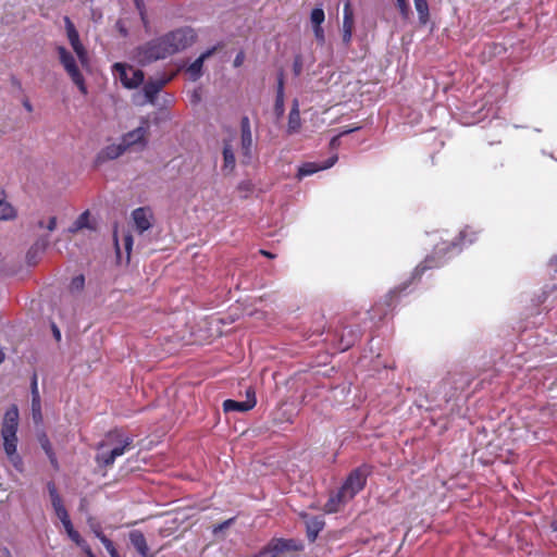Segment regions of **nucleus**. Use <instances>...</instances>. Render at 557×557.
Listing matches in <instances>:
<instances>
[{
  "mask_svg": "<svg viewBox=\"0 0 557 557\" xmlns=\"http://www.w3.org/2000/svg\"><path fill=\"white\" fill-rule=\"evenodd\" d=\"M194 41L195 33L191 28H177L138 46L133 59L140 65H147L185 50Z\"/></svg>",
  "mask_w": 557,
  "mask_h": 557,
  "instance_id": "1",
  "label": "nucleus"
},
{
  "mask_svg": "<svg viewBox=\"0 0 557 557\" xmlns=\"http://www.w3.org/2000/svg\"><path fill=\"white\" fill-rule=\"evenodd\" d=\"M132 437L124 435L115 430L109 432L104 438L97 445L96 461L101 467H109L115 459L131 449Z\"/></svg>",
  "mask_w": 557,
  "mask_h": 557,
  "instance_id": "2",
  "label": "nucleus"
},
{
  "mask_svg": "<svg viewBox=\"0 0 557 557\" xmlns=\"http://www.w3.org/2000/svg\"><path fill=\"white\" fill-rule=\"evenodd\" d=\"M301 548L302 545L296 540L273 539L255 557H290Z\"/></svg>",
  "mask_w": 557,
  "mask_h": 557,
  "instance_id": "3",
  "label": "nucleus"
},
{
  "mask_svg": "<svg viewBox=\"0 0 557 557\" xmlns=\"http://www.w3.org/2000/svg\"><path fill=\"white\" fill-rule=\"evenodd\" d=\"M57 51L59 54L60 63L62 64L63 69L67 73V75L71 77L72 82L78 87L79 91L83 95H86L87 87L85 84V79L78 69V65H77L74 54L62 46H59L57 48Z\"/></svg>",
  "mask_w": 557,
  "mask_h": 557,
  "instance_id": "4",
  "label": "nucleus"
},
{
  "mask_svg": "<svg viewBox=\"0 0 557 557\" xmlns=\"http://www.w3.org/2000/svg\"><path fill=\"white\" fill-rule=\"evenodd\" d=\"M150 125L147 120H143L140 125L121 137V140L127 151H141L147 147Z\"/></svg>",
  "mask_w": 557,
  "mask_h": 557,
  "instance_id": "5",
  "label": "nucleus"
},
{
  "mask_svg": "<svg viewBox=\"0 0 557 557\" xmlns=\"http://www.w3.org/2000/svg\"><path fill=\"white\" fill-rule=\"evenodd\" d=\"M112 72L114 77L127 89L137 88L143 84L145 78L141 70L120 62L113 64Z\"/></svg>",
  "mask_w": 557,
  "mask_h": 557,
  "instance_id": "6",
  "label": "nucleus"
},
{
  "mask_svg": "<svg viewBox=\"0 0 557 557\" xmlns=\"http://www.w3.org/2000/svg\"><path fill=\"white\" fill-rule=\"evenodd\" d=\"M367 474L368 472L366 468H358L354 470L339 488L342 496L349 500L352 499L355 495L363 488Z\"/></svg>",
  "mask_w": 557,
  "mask_h": 557,
  "instance_id": "7",
  "label": "nucleus"
},
{
  "mask_svg": "<svg viewBox=\"0 0 557 557\" xmlns=\"http://www.w3.org/2000/svg\"><path fill=\"white\" fill-rule=\"evenodd\" d=\"M132 220L134 222L135 230L143 234L152 226L153 213L150 208L140 207L132 212Z\"/></svg>",
  "mask_w": 557,
  "mask_h": 557,
  "instance_id": "8",
  "label": "nucleus"
},
{
  "mask_svg": "<svg viewBox=\"0 0 557 557\" xmlns=\"http://www.w3.org/2000/svg\"><path fill=\"white\" fill-rule=\"evenodd\" d=\"M18 426V410L16 406H12L7 410L2 423L1 436H16Z\"/></svg>",
  "mask_w": 557,
  "mask_h": 557,
  "instance_id": "9",
  "label": "nucleus"
},
{
  "mask_svg": "<svg viewBox=\"0 0 557 557\" xmlns=\"http://www.w3.org/2000/svg\"><path fill=\"white\" fill-rule=\"evenodd\" d=\"M2 438L4 451L9 460L16 470L22 471L23 462L21 456L17 454V436H2Z\"/></svg>",
  "mask_w": 557,
  "mask_h": 557,
  "instance_id": "10",
  "label": "nucleus"
},
{
  "mask_svg": "<svg viewBox=\"0 0 557 557\" xmlns=\"http://www.w3.org/2000/svg\"><path fill=\"white\" fill-rule=\"evenodd\" d=\"M336 161H337V156H333L323 164H320L317 162L304 163L298 169L297 177L299 180H301L302 177L312 175V174L317 173L318 171L330 169L331 166H333L336 163Z\"/></svg>",
  "mask_w": 557,
  "mask_h": 557,
  "instance_id": "11",
  "label": "nucleus"
},
{
  "mask_svg": "<svg viewBox=\"0 0 557 557\" xmlns=\"http://www.w3.org/2000/svg\"><path fill=\"white\" fill-rule=\"evenodd\" d=\"M127 150L125 149L122 140L119 144H111L104 147L97 156L98 162H103L106 160H114L122 156Z\"/></svg>",
  "mask_w": 557,
  "mask_h": 557,
  "instance_id": "12",
  "label": "nucleus"
},
{
  "mask_svg": "<svg viewBox=\"0 0 557 557\" xmlns=\"http://www.w3.org/2000/svg\"><path fill=\"white\" fill-rule=\"evenodd\" d=\"M169 81L170 78L162 77L147 82L146 85L144 86V94L147 101L153 103L157 95Z\"/></svg>",
  "mask_w": 557,
  "mask_h": 557,
  "instance_id": "13",
  "label": "nucleus"
},
{
  "mask_svg": "<svg viewBox=\"0 0 557 557\" xmlns=\"http://www.w3.org/2000/svg\"><path fill=\"white\" fill-rule=\"evenodd\" d=\"M257 404L256 399L249 398L244 401H236L233 399H226L223 403V409L225 412L239 411L246 412L252 409Z\"/></svg>",
  "mask_w": 557,
  "mask_h": 557,
  "instance_id": "14",
  "label": "nucleus"
},
{
  "mask_svg": "<svg viewBox=\"0 0 557 557\" xmlns=\"http://www.w3.org/2000/svg\"><path fill=\"white\" fill-rule=\"evenodd\" d=\"M67 38L79 62L83 65L86 64L88 61L87 51L79 40L78 32H72L67 35Z\"/></svg>",
  "mask_w": 557,
  "mask_h": 557,
  "instance_id": "15",
  "label": "nucleus"
},
{
  "mask_svg": "<svg viewBox=\"0 0 557 557\" xmlns=\"http://www.w3.org/2000/svg\"><path fill=\"white\" fill-rule=\"evenodd\" d=\"M129 541L132 545L136 548V550L143 556V557H153L148 554L149 548L146 542V539L144 534L138 531L134 530L129 533Z\"/></svg>",
  "mask_w": 557,
  "mask_h": 557,
  "instance_id": "16",
  "label": "nucleus"
},
{
  "mask_svg": "<svg viewBox=\"0 0 557 557\" xmlns=\"http://www.w3.org/2000/svg\"><path fill=\"white\" fill-rule=\"evenodd\" d=\"M235 169V154L233 150V146L230 141H224L223 147V166L222 170L225 173H232Z\"/></svg>",
  "mask_w": 557,
  "mask_h": 557,
  "instance_id": "17",
  "label": "nucleus"
},
{
  "mask_svg": "<svg viewBox=\"0 0 557 557\" xmlns=\"http://www.w3.org/2000/svg\"><path fill=\"white\" fill-rule=\"evenodd\" d=\"M16 215V209L5 199L4 191H0V221H11Z\"/></svg>",
  "mask_w": 557,
  "mask_h": 557,
  "instance_id": "18",
  "label": "nucleus"
},
{
  "mask_svg": "<svg viewBox=\"0 0 557 557\" xmlns=\"http://www.w3.org/2000/svg\"><path fill=\"white\" fill-rule=\"evenodd\" d=\"M307 536L310 542H314L320 531L324 528V520L321 517H312L307 520Z\"/></svg>",
  "mask_w": 557,
  "mask_h": 557,
  "instance_id": "19",
  "label": "nucleus"
},
{
  "mask_svg": "<svg viewBox=\"0 0 557 557\" xmlns=\"http://www.w3.org/2000/svg\"><path fill=\"white\" fill-rule=\"evenodd\" d=\"M300 127L299 102L297 99L293 101V107L288 115V132L296 133Z\"/></svg>",
  "mask_w": 557,
  "mask_h": 557,
  "instance_id": "20",
  "label": "nucleus"
},
{
  "mask_svg": "<svg viewBox=\"0 0 557 557\" xmlns=\"http://www.w3.org/2000/svg\"><path fill=\"white\" fill-rule=\"evenodd\" d=\"M354 26H355L354 10L351 8L350 1L347 0L344 4V10H343L342 33L343 32H352Z\"/></svg>",
  "mask_w": 557,
  "mask_h": 557,
  "instance_id": "21",
  "label": "nucleus"
},
{
  "mask_svg": "<svg viewBox=\"0 0 557 557\" xmlns=\"http://www.w3.org/2000/svg\"><path fill=\"white\" fill-rule=\"evenodd\" d=\"M275 112L277 113V115H282L284 113V74H283V72H280L278 77H277Z\"/></svg>",
  "mask_w": 557,
  "mask_h": 557,
  "instance_id": "22",
  "label": "nucleus"
},
{
  "mask_svg": "<svg viewBox=\"0 0 557 557\" xmlns=\"http://www.w3.org/2000/svg\"><path fill=\"white\" fill-rule=\"evenodd\" d=\"M349 499H346L342 496V492H338L330 497V499L324 505V509L326 512H336L344 506Z\"/></svg>",
  "mask_w": 557,
  "mask_h": 557,
  "instance_id": "23",
  "label": "nucleus"
},
{
  "mask_svg": "<svg viewBox=\"0 0 557 557\" xmlns=\"http://www.w3.org/2000/svg\"><path fill=\"white\" fill-rule=\"evenodd\" d=\"M252 134H240V150L245 159L244 162H249L252 158Z\"/></svg>",
  "mask_w": 557,
  "mask_h": 557,
  "instance_id": "24",
  "label": "nucleus"
},
{
  "mask_svg": "<svg viewBox=\"0 0 557 557\" xmlns=\"http://www.w3.org/2000/svg\"><path fill=\"white\" fill-rule=\"evenodd\" d=\"M209 54L210 52L202 53L188 66L187 73L191 81H197L201 76L203 61Z\"/></svg>",
  "mask_w": 557,
  "mask_h": 557,
  "instance_id": "25",
  "label": "nucleus"
},
{
  "mask_svg": "<svg viewBox=\"0 0 557 557\" xmlns=\"http://www.w3.org/2000/svg\"><path fill=\"white\" fill-rule=\"evenodd\" d=\"M32 411H33V419L36 423L41 421V409H40V399L39 394L37 391V383L36 380L33 382V401H32Z\"/></svg>",
  "mask_w": 557,
  "mask_h": 557,
  "instance_id": "26",
  "label": "nucleus"
},
{
  "mask_svg": "<svg viewBox=\"0 0 557 557\" xmlns=\"http://www.w3.org/2000/svg\"><path fill=\"white\" fill-rule=\"evenodd\" d=\"M414 8L419 15V21L422 24H426L429 21V4L426 0H413Z\"/></svg>",
  "mask_w": 557,
  "mask_h": 557,
  "instance_id": "27",
  "label": "nucleus"
},
{
  "mask_svg": "<svg viewBox=\"0 0 557 557\" xmlns=\"http://www.w3.org/2000/svg\"><path fill=\"white\" fill-rule=\"evenodd\" d=\"M96 536L100 540V542L106 547L107 552L111 557H120L117 550L115 549L112 541H110L101 531L95 530Z\"/></svg>",
  "mask_w": 557,
  "mask_h": 557,
  "instance_id": "28",
  "label": "nucleus"
},
{
  "mask_svg": "<svg viewBox=\"0 0 557 557\" xmlns=\"http://www.w3.org/2000/svg\"><path fill=\"white\" fill-rule=\"evenodd\" d=\"M324 20H325V14H324V11L322 8H314L311 11L310 21H311L313 27L322 26V23L324 22Z\"/></svg>",
  "mask_w": 557,
  "mask_h": 557,
  "instance_id": "29",
  "label": "nucleus"
},
{
  "mask_svg": "<svg viewBox=\"0 0 557 557\" xmlns=\"http://www.w3.org/2000/svg\"><path fill=\"white\" fill-rule=\"evenodd\" d=\"M69 537L76 543L78 546H83L86 542L81 537L79 533L74 529L73 524L70 523L64 527Z\"/></svg>",
  "mask_w": 557,
  "mask_h": 557,
  "instance_id": "30",
  "label": "nucleus"
},
{
  "mask_svg": "<svg viewBox=\"0 0 557 557\" xmlns=\"http://www.w3.org/2000/svg\"><path fill=\"white\" fill-rule=\"evenodd\" d=\"M85 285V277L83 275H77L72 278L70 283L71 292H81Z\"/></svg>",
  "mask_w": 557,
  "mask_h": 557,
  "instance_id": "31",
  "label": "nucleus"
},
{
  "mask_svg": "<svg viewBox=\"0 0 557 557\" xmlns=\"http://www.w3.org/2000/svg\"><path fill=\"white\" fill-rule=\"evenodd\" d=\"M134 2H135L137 10L139 11V15H140V18H141V22H143L145 28H148L149 23H148L147 15H146L144 0H134Z\"/></svg>",
  "mask_w": 557,
  "mask_h": 557,
  "instance_id": "32",
  "label": "nucleus"
},
{
  "mask_svg": "<svg viewBox=\"0 0 557 557\" xmlns=\"http://www.w3.org/2000/svg\"><path fill=\"white\" fill-rule=\"evenodd\" d=\"M57 517L60 519L61 523L63 527L72 523L71 519H70V516L67 513V510L65 507L63 508H59L58 510L54 511Z\"/></svg>",
  "mask_w": 557,
  "mask_h": 557,
  "instance_id": "33",
  "label": "nucleus"
},
{
  "mask_svg": "<svg viewBox=\"0 0 557 557\" xmlns=\"http://www.w3.org/2000/svg\"><path fill=\"white\" fill-rule=\"evenodd\" d=\"M40 442H41L42 448L45 449V451L49 456L51 462L55 463V458H54V455L52 453V448H51V445H50V442L48 441V438L44 437Z\"/></svg>",
  "mask_w": 557,
  "mask_h": 557,
  "instance_id": "34",
  "label": "nucleus"
},
{
  "mask_svg": "<svg viewBox=\"0 0 557 557\" xmlns=\"http://www.w3.org/2000/svg\"><path fill=\"white\" fill-rule=\"evenodd\" d=\"M123 240H124V247H125V251H126V258H127V260H129L131 251L133 248V237L131 234H126L124 236Z\"/></svg>",
  "mask_w": 557,
  "mask_h": 557,
  "instance_id": "35",
  "label": "nucleus"
},
{
  "mask_svg": "<svg viewBox=\"0 0 557 557\" xmlns=\"http://www.w3.org/2000/svg\"><path fill=\"white\" fill-rule=\"evenodd\" d=\"M76 221L84 227V228H91L89 224V212L85 211L83 212Z\"/></svg>",
  "mask_w": 557,
  "mask_h": 557,
  "instance_id": "36",
  "label": "nucleus"
},
{
  "mask_svg": "<svg viewBox=\"0 0 557 557\" xmlns=\"http://www.w3.org/2000/svg\"><path fill=\"white\" fill-rule=\"evenodd\" d=\"M240 133L242 134H251L250 121L247 116H244L240 122Z\"/></svg>",
  "mask_w": 557,
  "mask_h": 557,
  "instance_id": "37",
  "label": "nucleus"
},
{
  "mask_svg": "<svg viewBox=\"0 0 557 557\" xmlns=\"http://www.w3.org/2000/svg\"><path fill=\"white\" fill-rule=\"evenodd\" d=\"M313 33H314V37H315V39H317L320 44H324V41H325V35H324V29L322 28V26H315V27H313Z\"/></svg>",
  "mask_w": 557,
  "mask_h": 557,
  "instance_id": "38",
  "label": "nucleus"
},
{
  "mask_svg": "<svg viewBox=\"0 0 557 557\" xmlns=\"http://www.w3.org/2000/svg\"><path fill=\"white\" fill-rule=\"evenodd\" d=\"M293 71H294V74L296 76L300 75L301 71H302V60H301V57L297 55L294 60V64H293Z\"/></svg>",
  "mask_w": 557,
  "mask_h": 557,
  "instance_id": "39",
  "label": "nucleus"
},
{
  "mask_svg": "<svg viewBox=\"0 0 557 557\" xmlns=\"http://www.w3.org/2000/svg\"><path fill=\"white\" fill-rule=\"evenodd\" d=\"M234 522V518H231L213 528V533L218 534L219 532L223 531L224 529L228 528Z\"/></svg>",
  "mask_w": 557,
  "mask_h": 557,
  "instance_id": "40",
  "label": "nucleus"
},
{
  "mask_svg": "<svg viewBox=\"0 0 557 557\" xmlns=\"http://www.w3.org/2000/svg\"><path fill=\"white\" fill-rule=\"evenodd\" d=\"M48 492H49V495H50V498L51 499H55V498H59L61 497L58 493V490L55 487V485L53 483H48Z\"/></svg>",
  "mask_w": 557,
  "mask_h": 557,
  "instance_id": "41",
  "label": "nucleus"
},
{
  "mask_svg": "<svg viewBox=\"0 0 557 557\" xmlns=\"http://www.w3.org/2000/svg\"><path fill=\"white\" fill-rule=\"evenodd\" d=\"M64 23H65V29H66L67 35L71 34L72 32H76V28H75L74 24L72 23V21L70 20V17L65 16Z\"/></svg>",
  "mask_w": 557,
  "mask_h": 557,
  "instance_id": "42",
  "label": "nucleus"
},
{
  "mask_svg": "<svg viewBox=\"0 0 557 557\" xmlns=\"http://www.w3.org/2000/svg\"><path fill=\"white\" fill-rule=\"evenodd\" d=\"M51 505H52V508L53 510H58L59 508H63L64 505H63V500L61 497L59 498H55V499H51Z\"/></svg>",
  "mask_w": 557,
  "mask_h": 557,
  "instance_id": "43",
  "label": "nucleus"
},
{
  "mask_svg": "<svg viewBox=\"0 0 557 557\" xmlns=\"http://www.w3.org/2000/svg\"><path fill=\"white\" fill-rule=\"evenodd\" d=\"M84 227L75 220L73 222V224L69 227V232L70 233H76L81 230H83Z\"/></svg>",
  "mask_w": 557,
  "mask_h": 557,
  "instance_id": "44",
  "label": "nucleus"
},
{
  "mask_svg": "<svg viewBox=\"0 0 557 557\" xmlns=\"http://www.w3.org/2000/svg\"><path fill=\"white\" fill-rule=\"evenodd\" d=\"M84 227L75 220L73 222V224L69 227V232L70 233H76L81 230H83Z\"/></svg>",
  "mask_w": 557,
  "mask_h": 557,
  "instance_id": "45",
  "label": "nucleus"
},
{
  "mask_svg": "<svg viewBox=\"0 0 557 557\" xmlns=\"http://www.w3.org/2000/svg\"><path fill=\"white\" fill-rule=\"evenodd\" d=\"M352 38V32H343V42L348 46Z\"/></svg>",
  "mask_w": 557,
  "mask_h": 557,
  "instance_id": "46",
  "label": "nucleus"
},
{
  "mask_svg": "<svg viewBox=\"0 0 557 557\" xmlns=\"http://www.w3.org/2000/svg\"><path fill=\"white\" fill-rule=\"evenodd\" d=\"M55 227H57V218H55V216H51V218L49 219V223H48V225H47V228H48L50 232H52V231H54V230H55Z\"/></svg>",
  "mask_w": 557,
  "mask_h": 557,
  "instance_id": "47",
  "label": "nucleus"
},
{
  "mask_svg": "<svg viewBox=\"0 0 557 557\" xmlns=\"http://www.w3.org/2000/svg\"><path fill=\"white\" fill-rule=\"evenodd\" d=\"M83 550L87 554L88 557H96L94 553L91 552L90 547L85 543L83 546H81Z\"/></svg>",
  "mask_w": 557,
  "mask_h": 557,
  "instance_id": "48",
  "label": "nucleus"
},
{
  "mask_svg": "<svg viewBox=\"0 0 557 557\" xmlns=\"http://www.w3.org/2000/svg\"><path fill=\"white\" fill-rule=\"evenodd\" d=\"M432 258H426L423 262L422 270L432 268Z\"/></svg>",
  "mask_w": 557,
  "mask_h": 557,
  "instance_id": "49",
  "label": "nucleus"
},
{
  "mask_svg": "<svg viewBox=\"0 0 557 557\" xmlns=\"http://www.w3.org/2000/svg\"><path fill=\"white\" fill-rule=\"evenodd\" d=\"M359 128H360L359 126L354 127V128H346V129L342 131L338 136L341 137V136L350 134V133H352L355 131H358Z\"/></svg>",
  "mask_w": 557,
  "mask_h": 557,
  "instance_id": "50",
  "label": "nucleus"
},
{
  "mask_svg": "<svg viewBox=\"0 0 557 557\" xmlns=\"http://www.w3.org/2000/svg\"><path fill=\"white\" fill-rule=\"evenodd\" d=\"M246 396H247V399H249V398L256 399V394H255L253 388L249 387V388L246 391Z\"/></svg>",
  "mask_w": 557,
  "mask_h": 557,
  "instance_id": "51",
  "label": "nucleus"
},
{
  "mask_svg": "<svg viewBox=\"0 0 557 557\" xmlns=\"http://www.w3.org/2000/svg\"><path fill=\"white\" fill-rule=\"evenodd\" d=\"M242 62H243V54L240 53V54H238V55L235 58V60H234V65H235V66H239V65L242 64Z\"/></svg>",
  "mask_w": 557,
  "mask_h": 557,
  "instance_id": "52",
  "label": "nucleus"
},
{
  "mask_svg": "<svg viewBox=\"0 0 557 557\" xmlns=\"http://www.w3.org/2000/svg\"><path fill=\"white\" fill-rule=\"evenodd\" d=\"M119 30L123 36H127V30L120 23L117 24Z\"/></svg>",
  "mask_w": 557,
  "mask_h": 557,
  "instance_id": "53",
  "label": "nucleus"
},
{
  "mask_svg": "<svg viewBox=\"0 0 557 557\" xmlns=\"http://www.w3.org/2000/svg\"><path fill=\"white\" fill-rule=\"evenodd\" d=\"M53 334H54L57 341H60L61 333H60V331L55 326H53Z\"/></svg>",
  "mask_w": 557,
  "mask_h": 557,
  "instance_id": "54",
  "label": "nucleus"
},
{
  "mask_svg": "<svg viewBox=\"0 0 557 557\" xmlns=\"http://www.w3.org/2000/svg\"><path fill=\"white\" fill-rule=\"evenodd\" d=\"M24 108H25L28 112H32V111H33V107H32V104H30L28 101H25V102H24Z\"/></svg>",
  "mask_w": 557,
  "mask_h": 557,
  "instance_id": "55",
  "label": "nucleus"
},
{
  "mask_svg": "<svg viewBox=\"0 0 557 557\" xmlns=\"http://www.w3.org/2000/svg\"><path fill=\"white\" fill-rule=\"evenodd\" d=\"M114 242H115V247H116V251H117V255H119L120 253V248H119V240H117L116 232H114Z\"/></svg>",
  "mask_w": 557,
  "mask_h": 557,
  "instance_id": "56",
  "label": "nucleus"
},
{
  "mask_svg": "<svg viewBox=\"0 0 557 557\" xmlns=\"http://www.w3.org/2000/svg\"><path fill=\"white\" fill-rule=\"evenodd\" d=\"M468 232H469V230H468V228H466V230H463L462 232H460V239H461V240H463V239L466 238V236H467Z\"/></svg>",
  "mask_w": 557,
  "mask_h": 557,
  "instance_id": "57",
  "label": "nucleus"
},
{
  "mask_svg": "<svg viewBox=\"0 0 557 557\" xmlns=\"http://www.w3.org/2000/svg\"><path fill=\"white\" fill-rule=\"evenodd\" d=\"M338 138H339V136H336V137H334V138L331 140V146H332V147H335V146L337 145V143H338Z\"/></svg>",
  "mask_w": 557,
  "mask_h": 557,
  "instance_id": "58",
  "label": "nucleus"
},
{
  "mask_svg": "<svg viewBox=\"0 0 557 557\" xmlns=\"http://www.w3.org/2000/svg\"><path fill=\"white\" fill-rule=\"evenodd\" d=\"M261 253H262L263 256L268 257V258H274V256H273L271 252H269V251L261 250Z\"/></svg>",
  "mask_w": 557,
  "mask_h": 557,
  "instance_id": "59",
  "label": "nucleus"
},
{
  "mask_svg": "<svg viewBox=\"0 0 557 557\" xmlns=\"http://www.w3.org/2000/svg\"><path fill=\"white\" fill-rule=\"evenodd\" d=\"M4 357H5L4 351L2 348H0V364L3 362Z\"/></svg>",
  "mask_w": 557,
  "mask_h": 557,
  "instance_id": "60",
  "label": "nucleus"
},
{
  "mask_svg": "<svg viewBox=\"0 0 557 557\" xmlns=\"http://www.w3.org/2000/svg\"><path fill=\"white\" fill-rule=\"evenodd\" d=\"M552 529L554 531H557V519H555L553 522H552Z\"/></svg>",
  "mask_w": 557,
  "mask_h": 557,
  "instance_id": "61",
  "label": "nucleus"
},
{
  "mask_svg": "<svg viewBox=\"0 0 557 557\" xmlns=\"http://www.w3.org/2000/svg\"><path fill=\"white\" fill-rule=\"evenodd\" d=\"M352 343L351 342H348L346 344L343 345V350L347 349L348 347H350Z\"/></svg>",
  "mask_w": 557,
  "mask_h": 557,
  "instance_id": "62",
  "label": "nucleus"
},
{
  "mask_svg": "<svg viewBox=\"0 0 557 557\" xmlns=\"http://www.w3.org/2000/svg\"><path fill=\"white\" fill-rule=\"evenodd\" d=\"M397 1H398V3H399L400 5H404V4H405V1H404V0H397Z\"/></svg>",
  "mask_w": 557,
  "mask_h": 557,
  "instance_id": "63",
  "label": "nucleus"
},
{
  "mask_svg": "<svg viewBox=\"0 0 557 557\" xmlns=\"http://www.w3.org/2000/svg\"><path fill=\"white\" fill-rule=\"evenodd\" d=\"M242 186H244V189H249V186H246L245 183H242Z\"/></svg>",
  "mask_w": 557,
  "mask_h": 557,
  "instance_id": "64",
  "label": "nucleus"
}]
</instances>
